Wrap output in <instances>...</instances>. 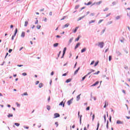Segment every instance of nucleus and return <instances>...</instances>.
<instances>
[{
  "instance_id": "24",
  "label": "nucleus",
  "mask_w": 130,
  "mask_h": 130,
  "mask_svg": "<svg viewBox=\"0 0 130 130\" xmlns=\"http://www.w3.org/2000/svg\"><path fill=\"white\" fill-rule=\"evenodd\" d=\"M46 108H47V110H48V111H49V110H50V109H51V108L50 106H49V105H47Z\"/></svg>"
},
{
  "instance_id": "30",
  "label": "nucleus",
  "mask_w": 130,
  "mask_h": 130,
  "mask_svg": "<svg viewBox=\"0 0 130 130\" xmlns=\"http://www.w3.org/2000/svg\"><path fill=\"white\" fill-rule=\"evenodd\" d=\"M100 125V124L99 123V121L98 122L97 127L96 130L99 129V126Z\"/></svg>"
},
{
  "instance_id": "47",
  "label": "nucleus",
  "mask_w": 130,
  "mask_h": 130,
  "mask_svg": "<svg viewBox=\"0 0 130 130\" xmlns=\"http://www.w3.org/2000/svg\"><path fill=\"white\" fill-rule=\"evenodd\" d=\"M55 124L56 125V127H57L58 126V122H55Z\"/></svg>"
},
{
  "instance_id": "27",
  "label": "nucleus",
  "mask_w": 130,
  "mask_h": 130,
  "mask_svg": "<svg viewBox=\"0 0 130 130\" xmlns=\"http://www.w3.org/2000/svg\"><path fill=\"white\" fill-rule=\"evenodd\" d=\"M7 116L9 118H10V117H13V114H9Z\"/></svg>"
},
{
  "instance_id": "45",
  "label": "nucleus",
  "mask_w": 130,
  "mask_h": 130,
  "mask_svg": "<svg viewBox=\"0 0 130 130\" xmlns=\"http://www.w3.org/2000/svg\"><path fill=\"white\" fill-rule=\"evenodd\" d=\"M15 37H16V36H15V35H13L12 37L11 40H14V38H15Z\"/></svg>"
},
{
  "instance_id": "14",
  "label": "nucleus",
  "mask_w": 130,
  "mask_h": 130,
  "mask_svg": "<svg viewBox=\"0 0 130 130\" xmlns=\"http://www.w3.org/2000/svg\"><path fill=\"white\" fill-rule=\"evenodd\" d=\"M80 45H81V43H78L75 47V49H77V48H78Z\"/></svg>"
},
{
  "instance_id": "17",
  "label": "nucleus",
  "mask_w": 130,
  "mask_h": 130,
  "mask_svg": "<svg viewBox=\"0 0 130 130\" xmlns=\"http://www.w3.org/2000/svg\"><path fill=\"white\" fill-rule=\"evenodd\" d=\"M21 37H22V38H24V37H25V32L22 31L21 35Z\"/></svg>"
},
{
  "instance_id": "61",
  "label": "nucleus",
  "mask_w": 130,
  "mask_h": 130,
  "mask_svg": "<svg viewBox=\"0 0 130 130\" xmlns=\"http://www.w3.org/2000/svg\"><path fill=\"white\" fill-rule=\"evenodd\" d=\"M50 96H49L48 98V102H50Z\"/></svg>"
},
{
  "instance_id": "58",
  "label": "nucleus",
  "mask_w": 130,
  "mask_h": 130,
  "mask_svg": "<svg viewBox=\"0 0 130 130\" xmlns=\"http://www.w3.org/2000/svg\"><path fill=\"white\" fill-rule=\"evenodd\" d=\"M94 118H95V114L92 115V121L94 120Z\"/></svg>"
},
{
  "instance_id": "32",
  "label": "nucleus",
  "mask_w": 130,
  "mask_h": 130,
  "mask_svg": "<svg viewBox=\"0 0 130 130\" xmlns=\"http://www.w3.org/2000/svg\"><path fill=\"white\" fill-rule=\"evenodd\" d=\"M111 24H112V21H109L107 23V25H111Z\"/></svg>"
},
{
  "instance_id": "3",
  "label": "nucleus",
  "mask_w": 130,
  "mask_h": 130,
  "mask_svg": "<svg viewBox=\"0 0 130 130\" xmlns=\"http://www.w3.org/2000/svg\"><path fill=\"white\" fill-rule=\"evenodd\" d=\"M73 100H74V98H72L71 100H70L69 101H68L67 102L68 105H69V106L71 105V104H72V103H73Z\"/></svg>"
},
{
  "instance_id": "4",
  "label": "nucleus",
  "mask_w": 130,
  "mask_h": 130,
  "mask_svg": "<svg viewBox=\"0 0 130 130\" xmlns=\"http://www.w3.org/2000/svg\"><path fill=\"white\" fill-rule=\"evenodd\" d=\"M78 114L79 117H80V120H79L80 124H82V115H81L80 116V111L78 112Z\"/></svg>"
},
{
  "instance_id": "18",
  "label": "nucleus",
  "mask_w": 130,
  "mask_h": 130,
  "mask_svg": "<svg viewBox=\"0 0 130 130\" xmlns=\"http://www.w3.org/2000/svg\"><path fill=\"white\" fill-rule=\"evenodd\" d=\"M70 82H72V78H69L66 81V83H70Z\"/></svg>"
},
{
  "instance_id": "42",
  "label": "nucleus",
  "mask_w": 130,
  "mask_h": 130,
  "mask_svg": "<svg viewBox=\"0 0 130 130\" xmlns=\"http://www.w3.org/2000/svg\"><path fill=\"white\" fill-rule=\"evenodd\" d=\"M79 7H80V5H77V6H75V10H77V9H78V8H79Z\"/></svg>"
},
{
  "instance_id": "16",
  "label": "nucleus",
  "mask_w": 130,
  "mask_h": 130,
  "mask_svg": "<svg viewBox=\"0 0 130 130\" xmlns=\"http://www.w3.org/2000/svg\"><path fill=\"white\" fill-rule=\"evenodd\" d=\"M84 5L85 6H90V5H92V2H89L88 3H84Z\"/></svg>"
},
{
  "instance_id": "31",
  "label": "nucleus",
  "mask_w": 130,
  "mask_h": 130,
  "mask_svg": "<svg viewBox=\"0 0 130 130\" xmlns=\"http://www.w3.org/2000/svg\"><path fill=\"white\" fill-rule=\"evenodd\" d=\"M104 123H105L106 122V115H104Z\"/></svg>"
},
{
  "instance_id": "49",
  "label": "nucleus",
  "mask_w": 130,
  "mask_h": 130,
  "mask_svg": "<svg viewBox=\"0 0 130 130\" xmlns=\"http://www.w3.org/2000/svg\"><path fill=\"white\" fill-rule=\"evenodd\" d=\"M16 104L17 107H20V104L16 103Z\"/></svg>"
},
{
  "instance_id": "48",
  "label": "nucleus",
  "mask_w": 130,
  "mask_h": 130,
  "mask_svg": "<svg viewBox=\"0 0 130 130\" xmlns=\"http://www.w3.org/2000/svg\"><path fill=\"white\" fill-rule=\"evenodd\" d=\"M12 51H13V49H10L8 51V52H9V53H11V52H12Z\"/></svg>"
},
{
  "instance_id": "40",
  "label": "nucleus",
  "mask_w": 130,
  "mask_h": 130,
  "mask_svg": "<svg viewBox=\"0 0 130 130\" xmlns=\"http://www.w3.org/2000/svg\"><path fill=\"white\" fill-rule=\"evenodd\" d=\"M40 28H41V25H38L37 26V29H40Z\"/></svg>"
},
{
  "instance_id": "12",
  "label": "nucleus",
  "mask_w": 130,
  "mask_h": 130,
  "mask_svg": "<svg viewBox=\"0 0 130 130\" xmlns=\"http://www.w3.org/2000/svg\"><path fill=\"white\" fill-rule=\"evenodd\" d=\"M99 84V81H96L95 83L91 85V87H95V86H97Z\"/></svg>"
},
{
  "instance_id": "36",
  "label": "nucleus",
  "mask_w": 130,
  "mask_h": 130,
  "mask_svg": "<svg viewBox=\"0 0 130 130\" xmlns=\"http://www.w3.org/2000/svg\"><path fill=\"white\" fill-rule=\"evenodd\" d=\"M86 78H87V75H85L83 77H82V79L81 80V81H84V80H85Z\"/></svg>"
},
{
  "instance_id": "51",
  "label": "nucleus",
  "mask_w": 130,
  "mask_h": 130,
  "mask_svg": "<svg viewBox=\"0 0 130 130\" xmlns=\"http://www.w3.org/2000/svg\"><path fill=\"white\" fill-rule=\"evenodd\" d=\"M108 10H109L108 8H106L104 10V12H106V11H107Z\"/></svg>"
},
{
  "instance_id": "50",
  "label": "nucleus",
  "mask_w": 130,
  "mask_h": 130,
  "mask_svg": "<svg viewBox=\"0 0 130 130\" xmlns=\"http://www.w3.org/2000/svg\"><path fill=\"white\" fill-rule=\"evenodd\" d=\"M23 127H24V128H26V129H29V127L28 126H24Z\"/></svg>"
},
{
  "instance_id": "22",
  "label": "nucleus",
  "mask_w": 130,
  "mask_h": 130,
  "mask_svg": "<svg viewBox=\"0 0 130 130\" xmlns=\"http://www.w3.org/2000/svg\"><path fill=\"white\" fill-rule=\"evenodd\" d=\"M85 17H86V15L79 17V18L78 19V21H80V20H82V19H84Z\"/></svg>"
},
{
  "instance_id": "26",
  "label": "nucleus",
  "mask_w": 130,
  "mask_h": 130,
  "mask_svg": "<svg viewBox=\"0 0 130 130\" xmlns=\"http://www.w3.org/2000/svg\"><path fill=\"white\" fill-rule=\"evenodd\" d=\"M44 85L43 83H40L39 85V88H42V87H43Z\"/></svg>"
},
{
  "instance_id": "25",
  "label": "nucleus",
  "mask_w": 130,
  "mask_h": 130,
  "mask_svg": "<svg viewBox=\"0 0 130 130\" xmlns=\"http://www.w3.org/2000/svg\"><path fill=\"white\" fill-rule=\"evenodd\" d=\"M17 33H18V28L15 29L14 34V36H16V35H17Z\"/></svg>"
},
{
  "instance_id": "46",
  "label": "nucleus",
  "mask_w": 130,
  "mask_h": 130,
  "mask_svg": "<svg viewBox=\"0 0 130 130\" xmlns=\"http://www.w3.org/2000/svg\"><path fill=\"white\" fill-rule=\"evenodd\" d=\"M103 19H101L98 22V24H100L102 22H103Z\"/></svg>"
},
{
  "instance_id": "1",
  "label": "nucleus",
  "mask_w": 130,
  "mask_h": 130,
  "mask_svg": "<svg viewBox=\"0 0 130 130\" xmlns=\"http://www.w3.org/2000/svg\"><path fill=\"white\" fill-rule=\"evenodd\" d=\"M98 46H99V47H100V48H103V47L104 46V42H99Z\"/></svg>"
},
{
  "instance_id": "2",
  "label": "nucleus",
  "mask_w": 130,
  "mask_h": 130,
  "mask_svg": "<svg viewBox=\"0 0 130 130\" xmlns=\"http://www.w3.org/2000/svg\"><path fill=\"white\" fill-rule=\"evenodd\" d=\"M66 51H67V47L64 48L63 50V54L62 56L61 57V58H63V56H64V55L66 54Z\"/></svg>"
},
{
  "instance_id": "28",
  "label": "nucleus",
  "mask_w": 130,
  "mask_h": 130,
  "mask_svg": "<svg viewBox=\"0 0 130 130\" xmlns=\"http://www.w3.org/2000/svg\"><path fill=\"white\" fill-rule=\"evenodd\" d=\"M57 46H58V43H56L53 44V47H57Z\"/></svg>"
},
{
  "instance_id": "64",
  "label": "nucleus",
  "mask_w": 130,
  "mask_h": 130,
  "mask_svg": "<svg viewBox=\"0 0 130 130\" xmlns=\"http://www.w3.org/2000/svg\"><path fill=\"white\" fill-rule=\"evenodd\" d=\"M39 84V81H37L36 82V85H38Z\"/></svg>"
},
{
  "instance_id": "37",
  "label": "nucleus",
  "mask_w": 130,
  "mask_h": 130,
  "mask_svg": "<svg viewBox=\"0 0 130 130\" xmlns=\"http://www.w3.org/2000/svg\"><path fill=\"white\" fill-rule=\"evenodd\" d=\"M111 59H112V56H109V61H111Z\"/></svg>"
},
{
  "instance_id": "20",
  "label": "nucleus",
  "mask_w": 130,
  "mask_h": 130,
  "mask_svg": "<svg viewBox=\"0 0 130 130\" xmlns=\"http://www.w3.org/2000/svg\"><path fill=\"white\" fill-rule=\"evenodd\" d=\"M78 29H79V26H77L75 28V29L73 30V33H76V32L78 31Z\"/></svg>"
},
{
  "instance_id": "52",
  "label": "nucleus",
  "mask_w": 130,
  "mask_h": 130,
  "mask_svg": "<svg viewBox=\"0 0 130 130\" xmlns=\"http://www.w3.org/2000/svg\"><path fill=\"white\" fill-rule=\"evenodd\" d=\"M94 62H95V61H92L91 63H90V66H92V64H94Z\"/></svg>"
},
{
  "instance_id": "59",
  "label": "nucleus",
  "mask_w": 130,
  "mask_h": 130,
  "mask_svg": "<svg viewBox=\"0 0 130 130\" xmlns=\"http://www.w3.org/2000/svg\"><path fill=\"white\" fill-rule=\"evenodd\" d=\"M109 120L110 122H111V116H110V117L109 118Z\"/></svg>"
},
{
  "instance_id": "56",
  "label": "nucleus",
  "mask_w": 130,
  "mask_h": 130,
  "mask_svg": "<svg viewBox=\"0 0 130 130\" xmlns=\"http://www.w3.org/2000/svg\"><path fill=\"white\" fill-rule=\"evenodd\" d=\"M106 29V28H105V29H104L103 30V31H102V33L103 34V33H104V32H105V30Z\"/></svg>"
},
{
  "instance_id": "54",
  "label": "nucleus",
  "mask_w": 130,
  "mask_h": 130,
  "mask_svg": "<svg viewBox=\"0 0 130 130\" xmlns=\"http://www.w3.org/2000/svg\"><path fill=\"white\" fill-rule=\"evenodd\" d=\"M60 53H61V51H60L59 52V53L58 54V57H59V55H60Z\"/></svg>"
},
{
  "instance_id": "21",
  "label": "nucleus",
  "mask_w": 130,
  "mask_h": 130,
  "mask_svg": "<svg viewBox=\"0 0 130 130\" xmlns=\"http://www.w3.org/2000/svg\"><path fill=\"white\" fill-rule=\"evenodd\" d=\"M106 101H105V105L104 106V108H106V106H108V103H107Z\"/></svg>"
},
{
  "instance_id": "57",
  "label": "nucleus",
  "mask_w": 130,
  "mask_h": 130,
  "mask_svg": "<svg viewBox=\"0 0 130 130\" xmlns=\"http://www.w3.org/2000/svg\"><path fill=\"white\" fill-rule=\"evenodd\" d=\"M72 41H73V38H71L70 39V40H69L70 43H72Z\"/></svg>"
},
{
  "instance_id": "29",
  "label": "nucleus",
  "mask_w": 130,
  "mask_h": 130,
  "mask_svg": "<svg viewBox=\"0 0 130 130\" xmlns=\"http://www.w3.org/2000/svg\"><path fill=\"white\" fill-rule=\"evenodd\" d=\"M22 96H28V93L27 92H24L23 94H21Z\"/></svg>"
},
{
  "instance_id": "44",
  "label": "nucleus",
  "mask_w": 130,
  "mask_h": 130,
  "mask_svg": "<svg viewBox=\"0 0 130 130\" xmlns=\"http://www.w3.org/2000/svg\"><path fill=\"white\" fill-rule=\"evenodd\" d=\"M68 73H69V72H68L67 73H64L63 74H62V77H66V76H67L68 75Z\"/></svg>"
},
{
  "instance_id": "35",
  "label": "nucleus",
  "mask_w": 130,
  "mask_h": 130,
  "mask_svg": "<svg viewBox=\"0 0 130 130\" xmlns=\"http://www.w3.org/2000/svg\"><path fill=\"white\" fill-rule=\"evenodd\" d=\"M92 23H95V20H90V21H89V24H92Z\"/></svg>"
},
{
  "instance_id": "53",
  "label": "nucleus",
  "mask_w": 130,
  "mask_h": 130,
  "mask_svg": "<svg viewBox=\"0 0 130 130\" xmlns=\"http://www.w3.org/2000/svg\"><path fill=\"white\" fill-rule=\"evenodd\" d=\"M86 110H87V111L90 110V107H87L86 108Z\"/></svg>"
},
{
  "instance_id": "60",
  "label": "nucleus",
  "mask_w": 130,
  "mask_h": 130,
  "mask_svg": "<svg viewBox=\"0 0 130 130\" xmlns=\"http://www.w3.org/2000/svg\"><path fill=\"white\" fill-rule=\"evenodd\" d=\"M17 67H19V68H21V67H23V64H18Z\"/></svg>"
},
{
  "instance_id": "8",
  "label": "nucleus",
  "mask_w": 130,
  "mask_h": 130,
  "mask_svg": "<svg viewBox=\"0 0 130 130\" xmlns=\"http://www.w3.org/2000/svg\"><path fill=\"white\" fill-rule=\"evenodd\" d=\"M79 71H80V67H79V68L77 69V70H76L75 71V72H74V76H76V75H77V74H78Z\"/></svg>"
},
{
  "instance_id": "38",
  "label": "nucleus",
  "mask_w": 130,
  "mask_h": 130,
  "mask_svg": "<svg viewBox=\"0 0 130 130\" xmlns=\"http://www.w3.org/2000/svg\"><path fill=\"white\" fill-rule=\"evenodd\" d=\"M14 124L16 126H20V123H15Z\"/></svg>"
},
{
  "instance_id": "23",
  "label": "nucleus",
  "mask_w": 130,
  "mask_h": 130,
  "mask_svg": "<svg viewBox=\"0 0 130 130\" xmlns=\"http://www.w3.org/2000/svg\"><path fill=\"white\" fill-rule=\"evenodd\" d=\"M81 36H78L77 38L76 39L75 41H79L80 40V38H81Z\"/></svg>"
},
{
  "instance_id": "19",
  "label": "nucleus",
  "mask_w": 130,
  "mask_h": 130,
  "mask_svg": "<svg viewBox=\"0 0 130 130\" xmlns=\"http://www.w3.org/2000/svg\"><path fill=\"white\" fill-rule=\"evenodd\" d=\"M121 15H119V16H117L115 17L116 20H119V19H120V18H121Z\"/></svg>"
},
{
  "instance_id": "5",
  "label": "nucleus",
  "mask_w": 130,
  "mask_h": 130,
  "mask_svg": "<svg viewBox=\"0 0 130 130\" xmlns=\"http://www.w3.org/2000/svg\"><path fill=\"white\" fill-rule=\"evenodd\" d=\"M116 54L117 55V56H120V55H122L120 52L117 50H116Z\"/></svg>"
},
{
  "instance_id": "11",
  "label": "nucleus",
  "mask_w": 130,
  "mask_h": 130,
  "mask_svg": "<svg viewBox=\"0 0 130 130\" xmlns=\"http://www.w3.org/2000/svg\"><path fill=\"white\" fill-rule=\"evenodd\" d=\"M69 26H70V23H67L66 24H65L64 26H62V29H64V28H68V27H69Z\"/></svg>"
},
{
  "instance_id": "10",
  "label": "nucleus",
  "mask_w": 130,
  "mask_h": 130,
  "mask_svg": "<svg viewBox=\"0 0 130 130\" xmlns=\"http://www.w3.org/2000/svg\"><path fill=\"white\" fill-rule=\"evenodd\" d=\"M59 106H62V107H64V103H63V101L61 102L59 104Z\"/></svg>"
},
{
  "instance_id": "7",
  "label": "nucleus",
  "mask_w": 130,
  "mask_h": 130,
  "mask_svg": "<svg viewBox=\"0 0 130 130\" xmlns=\"http://www.w3.org/2000/svg\"><path fill=\"white\" fill-rule=\"evenodd\" d=\"M97 5L98 6H99L101 4H102V1H99V2H96L95 3H93L91 6H94V5Z\"/></svg>"
},
{
  "instance_id": "62",
  "label": "nucleus",
  "mask_w": 130,
  "mask_h": 130,
  "mask_svg": "<svg viewBox=\"0 0 130 130\" xmlns=\"http://www.w3.org/2000/svg\"><path fill=\"white\" fill-rule=\"evenodd\" d=\"M110 15H111V13H109V14H107V15H106V18H107V17H109V16H110Z\"/></svg>"
},
{
  "instance_id": "13",
  "label": "nucleus",
  "mask_w": 130,
  "mask_h": 130,
  "mask_svg": "<svg viewBox=\"0 0 130 130\" xmlns=\"http://www.w3.org/2000/svg\"><path fill=\"white\" fill-rule=\"evenodd\" d=\"M116 123L117 124H123V122L121 121L120 120H117L116 122Z\"/></svg>"
},
{
  "instance_id": "39",
  "label": "nucleus",
  "mask_w": 130,
  "mask_h": 130,
  "mask_svg": "<svg viewBox=\"0 0 130 130\" xmlns=\"http://www.w3.org/2000/svg\"><path fill=\"white\" fill-rule=\"evenodd\" d=\"M116 4H117V2H113L112 3L113 6H115V5H116Z\"/></svg>"
},
{
  "instance_id": "55",
  "label": "nucleus",
  "mask_w": 130,
  "mask_h": 130,
  "mask_svg": "<svg viewBox=\"0 0 130 130\" xmlns=\"http://www.w3.org/2000/svg\"><path fill=\"white\" fill-rule=\"evenodd\" d=\"M66 17H67V16H63V17H62V18L61 19V21H62V20H64V19H66Z\"/></svg>"
},
{
  "instance_id": "33",
  "label": "nucleus",
  "mask_w": 130,
  "mask_h": 130,
  "mask_svg": "<svg viewBox=\"0 0 130 130\" xmlns=\"http://www.w3.org/2000/svg\"><path fill=\"white\" fill-rule=\"evenodd\" d=\"M28 25V21H25L24 24V27H27Z\"/></svg>"
},
{
  "instance_id": "43",
  "label": "nucleus",
  "mask_w": 130,
  "mask_h": 130,
  "mask_svg": "<svg viewBox=\"0 0 130 130\" xmlns=\"http://www.w3.org/2000/svg\"><path fill=\"white\" fill-rule=\"evenodd\" d=\"M99 62H98V61L95 62V63H94V67H96V66H98Z\"/></svg>"
},
{
  "instance_id": "9",
  "label": "nucleus",
  "mask_w": 130,
  "mask_h": 130,
  "mask_svg": "<svg viewBox=\"0 0 130 130\" xmlns=\"http://www.w3.org/2000/svg\"><path fill=\"white\" fill-rule=\"evenodd\" d=\"M81 95H82V93H80L79 95L77 96V98H76L77 101H79L80 99H81V97H80Z\"/></svg>"
},
{
  "instance_id": "6",
  "label": "nucleus",
  "mask_w": 130,
  "mask_h": 130,
  "mask_svg": "<svg viewBox=\"0 0 130 130\" xmlns=\"http://www.w3.org/2000/svg\"><path fill=\"white\" fill-rule=\"evenodd\" d=\"M54 118H57V117H59V116H60V115H59V114L57 113H55L54 114Z\"/></svg>"
},
{
  "instance_id": "34",
  "label": "nucleus",
  "mask_w": 130,
  "mask_h": 130,
  "mask_svg": "<svg viewBox=\"0 0 130 130\" xmlns=\"http://www.w3.org/2000/svg\"><path fill=\"white\" fill-rule=\"evenodd\" d=\"M89 16H90V17H91V16L93 17V16H95V13H91V14L89 15Z\"/></svg>"
},
{
  "instance_id": "63",
  "label": "nucleus",
  "mask_w": 130,
  "mask_h": 130,
  "mask_svg": "<svg viewBox=\"0 0 130 130\" xmlns=\"http://www.w3.org/2000/svg\"><path fill=\"white\" fill-rule=\"evenodd\" d=\"M22 76H26V75H27V73H22Z\"/></svg>"
},
{
  "instance_id": "15",
  "label": "nucleus",
  "mask_w": 130,
  "mask_h": 130,
  "mask_svg": "<svg viewBox=\"0 0 130 130\" xmlns=\"http://www.w3.org/2000/svg\"><path fill=\"white\" fill-rule=\"evenodd\" d=\"M86 50H87V48H86V47H84L83 49H82L81 50V53H83V52H85V51H86Z\"/></svg>"
},
{
  "instance_id": "41",
  "label": "nucleus",
  "mask_w": 130,
  "mask_h": 130,
  "mask_svg": "<svg viewBox=\"0 0 130 130\" xmlns=\"http://www.w3.org/2000/svg\"><path fill=\"white\" fill-rule=\"evenodd\" d=\"M100 73V71H98L96 73L93 74V75H98Z\"/></svg>"
}]
</instances>
